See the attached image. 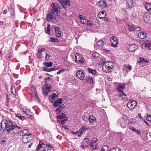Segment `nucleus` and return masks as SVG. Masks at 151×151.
<instances>
[{
	"label": "nucleus",
	"mask_w": 151,
	"mask_h": 151,
	"mask_svg": "<svg viewBox=\"0 0 151 151\" xmlns=\"http://www.w3.org/2000/svg\"><path fill=\"white\" fill-rule=\"evenodd\" d=\"M2 123L4 124L5 129L11 134H14L17 132L19 129L18 126L13 125L11 122L9 120H4L2 121Z\"/></svg>",
	"instance_id": "obj_1"
},
{
	"label": "nucleus",
	"mask_w": 151,
	"mask_h": 151,
	"mask_svg": "<svg viewBox=\"0 0 151 151\" xmlns=\"http://www.w3.org/2000/svg\"><path fill=\"white\" fill-rule=\"evenodd\" d=\"M113 64V62L111 61L105 62L103 65V70L106 73L111 71L114 67Z\"/></svg>",
	"instance_id": "obj_2"
},
{
	"label": "nucleus",
	"mask_w": 151,
	"mask_h": 151,
	"mask_svg": "<svg viewBox=\"0 0 151 151\" xmlns=\"http://www.w3.org/2000/svg\"><path fill=\"white\" fill-rule=\"evenodd\" d=\"M75 62L79 64L85 65L86 63V61L84 57L79 53H76L75 55Z\"/></svg>",
	"instance_id": "obj_3"
},
{
	"label": "nucleus",
	"mask_w": 151,
	"mask_h": 151,
	"mask_svg": "<svg viewBox=\"0 0 151 151\" xmlns=\"http://www.w3.org/2000/svg\"><path fill=\"white\" fill-rule=\"evenodd\" d=\"M98 139L96 138H93L90 141L89 146L92 148V150H95L98 149Z\"/></svg>",
	"instance_id": "obj_4"
},
{
	"label": "nucleus",
	"mask_w": 151,
	"mask_h": 151,
	"mask_svg": "<svg viewBox=\"0 0 151 151\" xmlns=\"http://www.w3.org/2000/svg\"><path fill=\"white\" fill-rule=\"evenodd\" d=\"M57 119L58 122H61L63 124L64 123V121L67 120V118L66 117L65 114L63 113H61L57 114Z\"/></svg>",
	"instance_id": "obj_5"
},
{
	"label": "nucleus",
	"mask_w": 151,
	"mask_h": 151,
	"mask_svg": "<svg viewBox=\"0 0 151 151\" xmlns=\"http://www.w3.org/2000/svg\"><path fill=\"white\" fill-rule=\"evenodd\" d=\"M137 105V102L135 101L130 100L127 104V106L131 110L134 108Z\"/></svg>",
	"instance_id": "obj_6"
},
{
	"label": "nucleus",
	"mask_w": 151,
	"mask_h": 151,
	"mask_svg": "<svg viewBox=\"0 0 151 151\" xmlns=\"http://www.w3.org/2000/svg\"><path fill=\"white\" fill-rule=\"evenodd\" d=\"M128 30L131 32L139 31L140 30V28L138 26H137L133 24L128 25Z\"/></svg>",
	"instance_id": "obj_7"
},
{
	"label": "nucleus",
	"mask_w": 151,
	"mask_h": 151,
	"mask_svg": "<svg viewBox=\"0 0 151 151\" xmlns=\"http://www.w3.org/2000/svg\"><path fill=\"white\" fill-rule=\"evenodd\" d=\"M76 76L81 80H84L85 76L84 72L82 70H78L76 72Z\"/></svg>",
	"instance_id": "obj_8"
},
{
	"label": "nucleus",
	"mask_w": 151,
	"mask_h": 151,
	"mask_svg": "<svg viewBox=\"0 0 151 151\" xmlns=\"http://www.w3.org/2000/svg\"><path fill=\"white\" fill-rule=\"evenodd\" d=\"M56 18L55 14V12L53 11H51L47 15V21H50L51 20H54Z\"/></svg>",
	"instance_id": "obj_9"
},
{
	"label": "nucleus",
	"mask_w": 151,
	"mask_h": 151,
	"mask_svg": "<svg viewBox=\"0 0 151 151\" xmlns=\"http://www.w3.org/2000/svg\"><path fill=\"white\" fill-rule=\"evenodd\" d=\"M50 85L48 83H46L45 85L43 86V92L44 94L45 95H47L50 89Z\"/></svg>",
	"instance_id": "obj_10"
},
{
	"label": "nucleus",
	"mask_w": 151,
	"mask_h": 151,
	"mask_svg": "<svg viewBox=\"0 0 151 151\" xmlns=\"http://www.w3.org/2000/svg\"><path fill=\"white\" fill-rule=\"evenodd\" d=\"M31 91L32 97H34L36 100L39 101V98L37 93V91L35 88L33 87H31Z\"/></svg>",
	"instance_id": "obj_11"
},
{
	"label": "nucleus",
	"mask_w": 151,
	"mask_h": 151,
	"mask_svg": "<svg viewBox=\"0 0 151 151\" xmlns=\"http://www.w3.org/2000/svg\"><path fill=\"white\" fill-rule=\"evenodd\" d=\"M110 41L111 43V46L113 47H116L118 41L117 39L115 37L113 36L110 38Z\"/></svg>",
	"instance_id": "obj_12"
},
{
	"label": "nucleus",
	"mask_w": 151,
	"mask_h": 151,
	"mask_svg": "<svg viewBox=\"0 0 151 151\" xmlns=\"http://www.w3.org/2000/svg\"><path fill=\"white\" fill-rule=\"evenodd\" d=\"M65 107V106L64 104H62L56 109L55 112L57 114L63 113L62 111L64 110Z\"/></svg>",
	"instance_id": "obj_13"
},
{
	"label": "nucleus",
	"mask_w": 151,
	"mask_h": 151,
	"mask_svg": "<svg viewBox=\"0 0 151 151\" xmlns=\"http://www.w3.org/2000/svg\"><path fill=\"white\" fill-rule=\"evenodd\" d=\"M144 21L147 23H149L151 22V20L148 13H146L144 14Z\"/></svg>",
	"instance_id": "obj_14"
},
{
	"label": "nucleus",
	"mask_w": 151,
	"mask_h": 151,
	"mask_svg": "<svg viewBox=\"0 0 151 151\" xmlns=\"http://www.w3.org/2000/svg\"><path fill=\"white\" fill-rule=\"evenodd\" d=\"M50 92L52 93L51 94V96L49 95V99L51 102H53L56 99L58 98V95L56 93H53L52 91H51Z\"/></svg>",
	"instance_id": "obj_15"
},
{
	"label": "nucleus",
	"mask_w": 151,
	"mask_h": 151,
	"mask_svg": "<svg viewBox=\"0 0 151 151\" xmlns=\"http://www.w3.org/2000/svg\"><path fill=\"white\" fill-rule=\"evenodd\" d=\"M135 5V3L133 0H127V6L128 8L133 7Z\"/></svg>",
	"instance_id": "obj_16"
},
{
	"label": "nucleus",
	"mask_w": 151,
	"mask_h": 151,
	"mask_svg": "<svg viewBox=\"0 0 151 151\" xmlns=\"http://www.w3.org/2000/svg\"><path fill=\"white\" fill-rule=\"evenodd\" d=\"M31 135V134H28V135L23 137L22 141L24 143H26L30 141L31 138L30 135Z\"/></svg>",
	"instance_id": "obj_17"
},
{
	"label": "nucleus",
	"mask_w": 151,
	"mask_h": 151,
	"mask_svg": "<svg viewBox=\"0 0 151 151\" xmlns=\"http://www.w3.org/2000/svg\"><path fill=\"white\" fill-rule=\"evenodd\" d=\"M97 5L101 8H105L107 5L106 2L104 1H100L97 2Z\"/></svg>",
	"instance_id": "obj_18"
},
{
	"label": "nucleus",
	"mask_w": 151,
	"mask_h": 151,
	"mask_svg": "<svg viewBox=\"0 0 151 151\" xmlns=\"http://www.w3.org/2000/svg\"><path fill=\"white\" fill-rule=\"evenodd\" d=\"M58 1L64 8L65 7L63 5H68V6L70 5V1L69 0H59Z\"/></svg>",
	"instance_id": "obj_19"
},
{
	"label": "nucleus",
	"mask_w": 151,
	"mask_h": 151,
	"mask_svg": "<svg viewBox=\"0 0 151 151\" xmlns=\"http://www.w3.org/2000/svg\"><path fill=\"white\" fill-rule=\"evenodd\" d=\"M118 124H119L122 127H125L127 124L124 119H120L118 120Z\"/></svg>",
	"instance_id": "obj_20"
},
{
	"label": "nucleus",
	"mask_w": 151,
	"mask_h": 151,
	"mask_svg": "<svg viewBox=\"0 0 151 151\" xmlns=\"http://www.w3.org/2000/svg\"><path fill=\"white\" fill-rule=\"evenodd\" d=\"M62 103V99L61 98H59L55 101L53 104V106L55 107H57L61 104Z\"/></svg>",
	"instance_id": "obj_21"
},
{
	"label": "nucleus",
	"mask_w": 151,
	"mask_h": 151,
	"mask_svg": "<svg viewBox=\"0 0 151 151\" xmlns=\"http://www.w3.org/2000/svg\"><path fill=\"white\" fill-rule=\"evenodd\" d=\"M106 13L105 11H101L97 15V17L99 18L102 19L105 17L106 16Z\"/></svg>",
	"instance_id": "obj_22"
},
{
	"label": "nucleus",
	"mask_w": 151,
	"mask_h": 151,
	"mask_svg": "<svg viewBox=\"0 0 151 151\" xmlns=\"http://www.w3.org/2000/svg\"><path fill=\"white\" fill-rule=\"evenodd\" d=\"M145 45L146 48L151 50V41L147 40L145 42Z\"/></svg>",
	"instance_id": "obj_23"
},
{
	"label": "nucleus",
	"mask_w": 151,
	"mask_h": 151,
	"mask_svg": "<svg viewBox=\"0 0 151 151\" xmlns=\"http://www.w3.org/2000/svg\"><path fill=\"white\" fill-rule=\"evenodd\" d=\"M56 36L57 37H60L61 36V32L59 27H55Z\"/></svg>",
	"instance_id": "obj_24"
},
{
	"label": "nucleus",
	"mask_w": 151,
	"mask_h": 151,
	"mask_svg": "<svg viewBox=\"0 0 151 151\" xmlns=\"http://www.w3.org/2000/svg\"><path fill=\"white\" fill-rule=\"evenodd\" d=\"M88 120L90 123L91 124H93L94 122L96 121L95 117L92 115H90L88 118Z\"/></svg>",
	"instance_id": "obj_25"
},
{
	"label": "nucleus",
	"mask_w": 151,
	"mask_h": 151,
	"mask_svg": "<svg viewBox=\"0 0 151 151\" xmlns=\"http://www.w3.org/2000/svg\"><path fill=\"white\" fill-rule=\"evenodd\" d=\"M138 36L140 39H143L147 37V34L145 32H141L138 34Z\"/></svg>",
	"instance_id": "obj_26"
},
{
	"label": "nucleus",
	"mask_w": 151,
	"mask_h": 151,
	"mask_svg": "<svg viewBox=\"0 0 151 151\" xmlns=\"http://www.w3.org/2000/svg\"><path fill=\"white\" fill-rule=\"evenodd\" d=\"M45 51V49L44 48H42L38 50L37 54V56L38 59L41 58L42 52H44Z\"/></svg>",
	"instance_id": "obj_27"
},
{
	"label": "nucleus",
	"mask_w": 151,
	"mask_h": 151,
	"mask_svg": "<svg viewBox=\"0 0 151 151\" xmlns=\"http://www.w3.org/2000/svg\"><path fill=\"white\" fill-rule=\"evenodd\" d=\"M28 132V130L27 129H24L22 130L20 132V134L22 136H25L28 135L27 134Z\"/></svg>",
	"instance_id": "obj_28"
},
{
	"label": "nucleus",
	"mask_w": 151,
	"mask_h": 151,
	"mask_svg": "<svg viewBox=\"0 0 151 151\" xmlns=\"http://www.w3.org/2000/svg\"><path fill=\"white\" fill-rule=\"evenodd\" d=\"M22 110L27 115H32V112L29 109H27L24 108H22Z\"/></svg>",
	"instance_id": "obj_29"
},
{
	"label": "nucleus",
	"mask_w": 151,
	"mask_h": 151,
	"mask_svg": "<svg viewBox=\"0 0 151 151\" xmlns=\"http://www.w3.org/2000/svg\"><path fill=\"white\" fill-rule=\"evenodd\" d=\"M125 85L123 83L122 85H119L118 86L117 89L118 91H123V90L125 88Z\"/></svg>",
	"instance_id": "obj_30"
},
{
	"label": "nucleus",
	"mask_w": 151,
	"mask_h": 151,
	"mask_svg": "<svg viewBox=\"0 0 151 151\" xmlns=\"http://www.w3.org/2000/svg\"><path fill=\"white\" fill-rule=\"evenodd\" d=\"M58 8L59 9V7L57 6L56 5V7L50 9V11H53L54 12H55L57 14H58L60 13V11H59L58 9Z\"/></svg>",
	"instance_id": "obj_31"
},
{
	"label": "nucleus",
	"mask_w": 151,
	"mask_h": 151,
	"mask_svg": "<svg viewBox=\"0 0 151 151\" xmlns=\"http://www.w3.org/2000/svg\"><path fill=\"white\" fill-rule=\"evenodd\" d=\"M9 10L11 13V17H14L15 15L14 13V8L13 7H11L10 8Z\"/></svg>",
	"instance_id": "obj_32"
},
{
	"label": "nucleus",
	"mask_w": 151,
	"mask_h": 151,
	"mask_svg": "<svg viewBox=\"0 0 151 151\" xmlns=\"http://www.w3.org/2000/svg\"><path fill=\"white\" fill-rule=\"evenodd\" d=\"M145 7L147 10L151 11V3H148L145 4Z\"/></svg>",
	"instance_id": "obj_33"
},
{
	"label": "nucleus",
	"mask_w": 151,
	"mask_h": 151,
	"mask_svg": "<svg viewBox=\"0 0 151 151\" xmlns=\"http://www.w3.org/2000/svg\"><path fill=\"white\" fill-rule=\"evenodd\" d=\"M148 60H146L143 58H140V60L139 62V63H144L145 64V63H148Z\"/></svg>",
	"instance_id": "obj_34"
},
{
	"label": "nucleus",
	"mask_w": 151,
	"mask_h": 151,
	"mask_svg": "<svg viewBox=\"0 0 151 151\" xmlns=\"http://www.w3.org/2000/svg\"><path fill=\"white\" fill-rule=\"evenodd\" d=\"M43 64L45 66L48 68L52 66V65L53 63L51 62H44L43 63Z\"/></svg>",
	"instance_id": "obj_35"
},
{
	"label": "nucleus",
	"mask_w": 151,
	"mask_h": 151,
	"mask_svg": "<svg viewBox=\"0 0 151 151\" xmlns=\"http://www.w3.org/2000/svg\"><path fill=\"white\" fill-rule=\"evenodd\" d=\"M137 48V47L136 46L135 44L132 45L129 47V51L134 52Z\"/></svg>",
	"instance_id": "obj_36"
},
{
	"label": "nucleus",
	"mask_w": 151,
	"mask_h": 151,
	"mask_svg": "<svg viewBox=\"0 0 151 151\" xmlns=\"http://www.w3.org/2000/svg\"><path fill=\"white\" fill-rule=\"evenodd\" d=\"M79 17L81 19V20H84V21L82 22V23L83 24L86 23V18L85 17L83 16L82 15H80L79 16Z\"/></svg>",
	"instance_id": "obj_37"
},
{
	"label": "nucleus",
	"mask_w": 151,
	"mask_h": 151,
	"mask_svg": "<svg viewBox=\"0 0 151 151\" xmlns=\"http://www.w3.org/2000/svg\"><path fill=\"white\" fill-rule=\"evenodd\" d=\"M45 146V145L42 141H40L38 145L37 149H40V148H41V147L45 148L44 147Z\"/></svg>",
	"instance_id": "obj_38"
},
{
	"label": "nucleus",
	"mask_w": 151,
	"mask_h": 151,
	"mask_svg": "<svg viewBox=\"0 0 151 151\" xmlns=\"http://www.w3.org/2000/svg\"><path fill=\"white\" fill-rule=\"evenodd\" d=\"M104 44V42L102 40H99L97 43V45L98 46H101L103 45Z\"/></svg>",
	"instance_id": "obj_39"
},
{
	"label": "nucleus",
	"mask_w": 151,
	"mask_h": 151,
	"mask_svg": "<svg viewBox=\"0 0 151 151\" xmlns=\"http://www.w3.org/2000/svg\"><path fill=\"white\" fill-rule=\"evenodd\" d=\"M87 70L90 73H91L92 74L95 75L96 73V71L95 70H93L92 69L88 68Z\"/></svg>",
	"instance_id": "obj_40"
},
{
	"label": "nucleus",
	"mask_w": 151,
	"mask_h": 151,
	"mask_svg": "<svg viewBox=\"0 0 151 151\" xmlns=\"http://www.w3.org/2000/svg\"><path fill=\"white\" fill-rule=\"evenodd\" d=\"M136 119H130L129 121V123L131 124L132 125H133L135 124L136 123Z\"/></svg>",
	"instance_id": "obj_41"
},
{
	"label": "nucleus",
	"mask_w": 151,
	"mask_h": 151,
	"mask_svg": "<svg viewBox=\"0 0 151 151\" xmlns=\"http://www.w3.org/2000/svg\"><path fill=\"white\" fill-rule=\"evenodd\" d=\"M86 82L88 83H90L92 84L93 83V80L92 77H88L87 79Z\"/></svg>",
	"instance_id": "obj_42"
},
{
	"label": "nucleus",
	"mask_w": 151,
	"mask_h": 151,
	"mask_svg": "<svg viewBox=\"0 0 151 151\" xmlns=\"http://www.w3.org/2000/svg\"><path fill=\"white\" fill-rule=\"evenodd\" d=\"M58 40L57 39H55L51 37H50L48 40L49 41L52 42H58Z\"/></svg>",
	"instance_id": "obj_43"
},
{
	"label": "nucleus",
	"mask_w": 151,
	"mask_h": 151,
	"mask_svg": "<svg viewBox=\"0 0 151 151\" xmlns=\"http://www.w3.org/2000/svg\"><path fill=\"white\" fill-rule=\"evenodd\" d=\"M11 91L12 93L14 95V94L16 93L15 88V87L14 86H11Z\"/></svg>",
	"instance_id": "obj_44"
},
{
	"label": "nucleus",
	"mask_w": 151,
	"mask_h": 151,
	"mask_svg": "<svg viewBox=\"0 0 151 151\" xmlns=\"http://www.w3.org/2000/svg\"><path fill=\"white\" fill-rule=\"evenodd\" d=\"M16 115L17 117H18L19 119L21 120H23L24 119V116H22L20 114H17Z\"/></svg>",
	"instance_id": "obj_45"
},
{
	"label": "nucleus",
	"mask_w": 151,
	"mask_h": 151,
	"mask_svg": "<svg viewBox=\"0 0 151 151\" xmlns=\"http://www.w3.org/2000/svg\"><path fill=\"white\" fill-rule=\"evenodd\" d=\"M50 25L48 24L47 27L46 32L47 34H49L50 33Z\"/></svg>",
	"instance_id": "obj_46"
},
{
	"label": "nucleus",
	"mask_w": 151,
	"mask_h": 151,
	"mask_svg": "<svg viewBox=\"0 0 151 151\" xmlns=\"http://www.w3.org/2000/svg\"><path fill=\"white\" fill-rule=\"evenodd\" d=\"M50 54H48L47 53H46V56L45 57V59L48 61V60L50 59Z\"/></svg>",
	"instance_id": "obj_47"
},
{
	"label": "nucleus",
	"mask_w": 151,
	"mask_h": 151,
	"mask_svg": "<svg viewBox=\"0 0 151 151\" xmlns=\"http://www.w3.org/2000/svg\"><path fill=\"white\" fill-rule=\"evenodd\" d=\"M48 68V67L45 66L42 68V69L43 71H45L50 72V68Z\"/></svg>",
	"instance_id": "obj_48"
},
{
	"label": "nucleus",
	"mask_w": 151,
	"mask_h": 151,
	"mask_svg": "<svg viewBox=\"0 0 151 151\" xmlns=\"http://www.w3.org/2000/svg\"><path fill=\"white\" fill-rule=\"evenodd\" d=\"M87 128L84 126H83L81 129H80V131L81 132V133H83V132L86 130Z\"/></svg>",
	"instance_id": "obj_49"
},
{
	"label": "nucleus",
	"mask_w": 151,
	"mask_h": 151,
	"mask_svg": "<svg viewBox=\"0 0 151 151\" xmlns=\"http://www.w3.org/2000/svg\"><path fill=\"white\" fill-rule=\"evenodd\" d=\"M146 119L147 121H151V114L150 115H147L146 116Z\"/></svg>",
	"instance_id": "obj_50"
},
{
	"label": "nucleus",
	"mask_w": 151,
	"mask_h": 151,
	"mask_svg": "<svg viewBox=\"0 0 151 151\" xmlns=\"http://www.w3.org/2000/svg\"><path fill=\"white\" fill-rule=\"evenodd\" d=\"M113 149L115 151H121V149L119 147H115Z\"/></svg>",
	"instance_id": "obj_51"
},
{
	"label": "nucleus",
	"mask_w": 151,
	"mask_h": 151,
	"mask_svg": "<svg viewBox=\"0 0 151 151\" xmlns=\"http://www.w3.org/2000/svg\"><path fill=\"white\" fill-rule=\"evenodd\" d=\"M126 68H128L129 70H127V72H129L132 70V66H126Z\"/></svg>",
	"instance_id": "obj_52"
},
{
	"label": "nucleus",
	"mask_w": 151,
	"mask_h": 151,
	"mask_svg": "<svg viewBox=\"0 0 151 151\" xmlns=\"http://www.w3.org/2000/svg\"><path fill=\"white\" fill-rule=\"evenodd\" d=\"M36 151H46V150L45 148L41 147L40 149H37Z\"/></svg>",
	"instance_id": "obj_53"
},
{
	"label": "nucleus",
	"mask_w": 151,
	"mask_h": 151,
	"mask_svg": "<svg viewBox=\"0 0 151 151\" xmlns=\"http://www.w3.org/2000/svg\"><path fill=\"white\" fill-rule=\"evenodd\" d=\"M132 131L133 132H135L136 133L138 134H139L140 133V132L139 131L136 130L134 129H132Z\"/></svg>",
	"instance_id": "obj_54"
},
{
	"label": "nucleus",
	"mask_w": 151,
	"mask_h": 151,
	"mask_svg": "<svg viewBox=\"0 0 151 151\" xmlns=\"http://www.w3.org/2000/svg\"><path fill=\"white\" fill-rule=\"evenodd\" d=\"M46 147H47V148L48 149H51V148L52 147V145L50 144H47L46 145Z\"/></svg>",
	"instance_id": "obj_55"
},
{
	"label": "nucleus",
	"mask_w": 151,
	"mask_h": 151,
	"mask_svg": "<svg viewBox=\"0 0 151 151\" xmlns=\"http://www.w3.org/2000/svg\"><path fill=\"white\" fill-rule=\"evenodd\" d=\"M88 146H84L83 144H82L81 145V147L83 149L86 148Z\"/></svg>",
	"instance_id": "obj_56"
},
{
	"label": "nucleus",
	"mask_w": 151,
	"mask_h": 151,
	"mask_svg": "<svg viewBox=\"0 0 151 151\" xmlns=\"http://www.w3.org/2000/svg\"><path fill=\"white\" fill-rule=\"evenodd\" d=\"M50 72L53 71L54 70H56L57 69L56 68H50Z\"/></svg>",
	"instance_id": "obj_57"
},
{
	"label": "nucleus",
	"mask_w": 151,
	"mask_h": 151,
	"mask_svg": "<svg viewBox=\"0 0 151 151\" xmlns=\"http://www.w3.org/2000/svg\"><path fill=\"white\" fill-rule=\"evenodd\" d=\"M6 142V141L5 140H3L2 141H1L0 142V143L1 144H4Z\"/></svg>",
	"instance_id": "obj_58"
},
{
	"label": "nucleus",
	"mask_w": 151,
	"mask_h": 151,
	"mask_svg": "<svg viewBox=\"0 0 151 151\" xmlns=\"http://www.w3.org/2000/svg\"><path fill=\"white\" fill-rule=\"evenodd\" d=\"M121 93H120L119 95L121 96H122L123 95L126 96V95L123 93V91H120Z\"/></svg>",
	"instance_id": "obj_59"
},
{
	"label": "nucleus",
	"mask_w": 151,
	"mask_h": 151,
	"mask_svg": "<svg viewBox=\"0 0 151 151\" xmlns=\"http://www.w3.org/2000/svg\"><path fill=\"white\" fill-rule=\"evenodd\" d=\"M82 119H83V120L85 121L86 120L87 117L86 116H82Z\"/></svg>",
	"instance_id": "obj_60"
},
{
	"label": "nucleus",
	"mask_w": 151,
	"mask_h": 151,
	"mask_svg": "<svg viewBox=\"0 0 151 151\" xmlns=\"http://www.w3.org/2000/svg\"><path fill=\"white\" fill-rule=\"evenodd\" d=\"M51 7L52 8L56 7L55 4L54 3H52L51 5Z\"/></svg>",
	"instance_id": "obj_61"
},
{
	"label": "nucleus",
	"mask_w": 151,
	"mask_h": 151,
	"mask_svg": "<svg viewBox=\"0 0 151 151\" xmlns=\"http://www.w3.org/2000/svg\"><path fill=\"white\" fill-rule=\"evenodd\" d=\"M88 138H85V139H84L83 140V142H88Z\"/></svg>",
	"instance_id": "obj_62"
},
{
	"label": "nucleus",
	"mask_w": 151,
	"mask_h": 151,
	"mask_svg": "<svg viewBox=\"0 0 151 151\" xmlns=\"http://www.w3.org/2000/svg\"><path fill=\"white\" fill-rule=\"evenodd\" d=\"M7 12V10L6 9L4 10L3 12V14H6Z\"/></svg>",
	"instance_id": "obj_63"
},
{
	"label": "nucleus",
	"mask_w": 151,
	"mask_h": 151,
	"mask_svg": "<svg viewBox=\"0 0 151 151\" xmlns=\"http://www.w3.org/2000/svg\"><path fill=\"white\" fill-rule=\"evenodd\" d=\"M138 116H139V118H140L141 119H142L141 115V114L140 113H139V114H138Z\"/></svg>",
	"instance_id": "obj_64"
}]
</instances>
